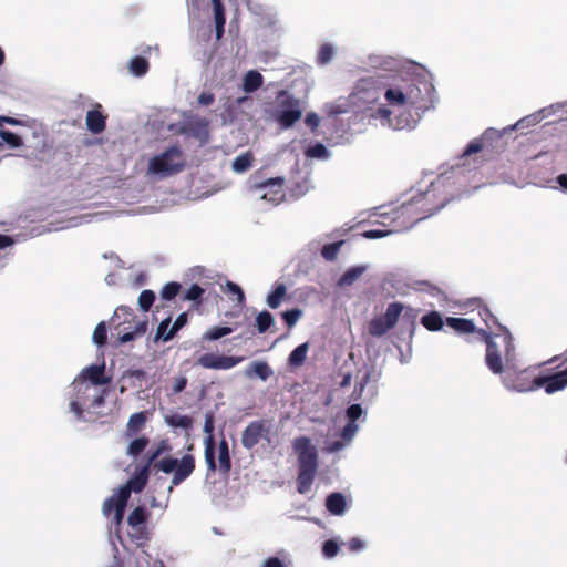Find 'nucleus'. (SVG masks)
Here are the masks:
<instances>
[{
  "instance_id": "nucleus-50",
  "label": "nucleus",
  "mask_w": 567,
  "mask_h": 567,
  "mask_svg": "<svg viewBox=\"0 0 567 567\" xmlns=\"http://www.w3.org/2000/svg\"><path fill=\"white\" fill-rule=\"evenodd\" d=\"M341 546L346 547L350 553H359L365 548V543L359 537H352L348 542H342Z\"/></svg>"
},
{
  "instance_id": "nucleus-18",
  "label": "nucleus",
  "mask_w": 567,
  "mask_h": 567,
  "mask_svg": "<svg viewBox=\"0 0 567 567\" xmlns=\"http://www.w3.org/2000/svg\"><path fill=\"white\" fill-rule=\"evenodd\" d=\"M401 317L405 320L403 322L406 324L408 339H410L412 336L413 322L416 318V313L413 309L406 308L402 303L392 302V329Z\"/></svg>"
},
{
  "instance_id": "nucleus-25",
  "label": "nucleus",
  "mask_w": 567,
  "mask_h": 567,
  "mask_svg": "<svg viewBox=\"0 0 567 567\" xmlns=\"http://www.w3.org/2000/svg\"><path fill=\"white\" fill-rule=\"evenodd\" d=\"M218 468L223 474H228L231 468L228 442L223 439L218 445Z\"/></svg>"
},
{
  "instance_id": "nucleus-5",
  "label": "nucleus",
  "mask_w": 567,
  "mask_h": 567,
  "mask_svg": "<svg viewBox=\"0 0 567 567\" xmlns=\"http://www.w3.org/2000/svg\"><path fill=\"white\" fill-rule=\"evenodd\" d=\"M502 333H497L495 339L487 338L486 344V364L488 369L499 374L504 370L503 359L507 370L514 369L515 352L509 332L501 328Z\"/></svg>"
},
{
  "instance_id": "nucleus-26",
  "label": "nucleus",
  "mask_w": 567,
  "mask_h": 567,
  "mask_svg": "<svg viewBox=\"0 0 567 567\" xmlns=\"http://www.w3.org/2000/svg\"><path fill=\"white\" fill-rule=\"evenodd\" d=\"M264 83V78L258 71H248L244 78L243 89L247 93L257 91Z\"/></svg>"
},
{
  "instance_id": "nucleus-33",
  "label": "nucleus",
  "mask_w": 567,
  "mask_h": 567,
  "mask_svg": "<svg viewBox=\"0 0 567 567\" xmlns=\"http://www.w3.org/2000/svg\"><path fill=\"white\" fill-rule=\"evenodd\" d=\"M308 352V343L299 344L289 354L288 362L291 367H300L305 363Z\"/></svg>"
},
{
  "instance_id": "nucleus-55",
  "label": "nucleus",
  "mask_w": 567,
  "mask_h": 567,
  "mask_svg": "<svg viewBox=\"0 0 567 567\" xmlns=\"http://www.w3.org/2000/svg\"><path fill=\"white\" fill-rule=\"evenodd\" d=\"M215 22H226L225 8L221 0H212Z\"/></svg>"
},
{
  "instance_id": "nucleus-42",
  "label": "nucleus",
  "mask_w": 567,
  "mask_h": 567,
  "mask_svg": "<svg viewBox=\"0 0 567 567\" xmlns=\"http://www.w3.org/2000/svg\"><path fill=\"white\" fill-rule=\"evenodd\" d=\"M342 244L343 241H338L324 245L321 249L322 257L328 261L334 260L339 254Z\"/></svg>"
},
{
  "instance_id": "nucleus-53",
  "label": "nucleus",
  "mask_w": 567,
  "mask_h": 567,
  "mask_svg": "<svg viewBox=\"0 0 567 567\" xmlns=\"http://www.w3.org/2000/svg\"><path fill=\"white\" fill-rule=\"evenodd\" d=\"M363 414V410L360 404H351L347 411L346 415L348 417L349 423H355L358 419H360Z\"/></svg>"
},
{
  "instance_id": "nucleus-61",
  "label": "nucleus",
  "mask_w": 567,
  "mask_h": 567,
  "mask_svg": "<svg viewBox=\"0 0 567 567\" xmlns=\"http://www.w3.org/2000/svg\"><path fill=\"white\" fill-rule=\"evenodd\" d=\"M215 101V95L210 92H202L198 95L197 102L199 105L208 106L212 105Z\"/></svg>"
},
{
  "instance_id": "nucleus-54",
  "label": "nucleus",
  "mask_w": 567,
  "mask_h": 567,
  "mask_svg": "<svg viewBox=\"0 0 567 567\" xmlns=\"http://www.w3.org/2000/svg\"><path fill=\"white\" fill-rule=\"evenodd\" d=\"M188 380L184 375H179L173 380L171 394L175 395L183 392L187 386Z\"/></svg>"
},
{
  "instance_id": "nucleus-31",
  "label": "nucleus",
  "mask_w": 567,
  "mask_h": 567,
  "mask_svg": "<svg viewBox=\"0 0 567 567\" xmlns=\"http://www.w3.org/2000/svg\"><path fill=\"white\" fill-rule=\"evenodd\" d=\"M165 422L172 427L188 430L193 426V420L188 415L174 413L165 416Z\"/></svg>"
},
{
  "instance_id": "nucleus-48",
  "label": "nucleus",
  "mask_w": 567,
  "mask_h": 567,
  "mask_svg": "<svg viewBox=\"0 0 567 567\" xmlns=\"http://www.w3.org/2000/svg\"><path fill=\"white\" fill-rule=\"evenodd\" d=\"M341 544H338L334 539H328L322 545V553L327 558H333L340 550Z\"/></svg>"
},
{
  "instance_id": "nucleus-62",
  "label": "nucleus",
  "mask_w": 567,
  "mask_h": 567,
  "mask_svg": "<svg viewBox=\"0 0 567 567\" xmlns=\"http://www.w3.org/2000/svg\"><path fill=\"white\" fill-rule=\"evenodd\" d=\"M326 153H327V148L322 144H317L313 147L309 148V151L307 152V154L309 156H316V157H321Z\"/></svg>"
},
{
  "instance_id": "nucleus-40",
  "label": "nucleus",
  "mask_w": 567,
  "mask_h": 567,
  "mask_svg": "<svg viewBox=\"0 0 567 567\" xmlns=\"http://www.w3.org/2000/svg\"><path fill=\"white\" fill-rule=\"evenodd\" d=\"M181 288H182L181 284H178L176 281H171L162 288L159 296L162 299L169 301V300L174 299L179 293Z\"/></svg>"
},
{
  "instance_id": "nucleus-49",
  "label": "nucleus",
  "mask_w": 567,
  "mask_h": 567,
  "mask_svg": "<svg viewBox=\"0 0 567 567\" xmlns=\"http://www.w3.org/2000/svg\"><path fill=\"white\" fill-rule=\"evenodd\" d=\"M187 323V313L183 312L181 313L173 326L169 328V331L167 332L165 339H173L174 336L177 333L179 329H182Z\"/></svg>"
},
{
  "instance_id": "nucleus-56",
  "label": "nucleus",
  "mask_w": 567,
  "mask_h": 567,
  "mask_svg": "<svg viewBox=\"0 0 567 567\" xmlns=\"http://www.w3.org/2000/svg\"><path fill=\"white\" fill-rule=\"evenodd\" d=\"M226 291L228 293L236 295L237 301L239 303H243L245 301V293H244L243 289L237 284H235L233 281H227Z\"/></svg>"
},
{
  "instance_id": "nucleus-11",
  "label": "nucleus",
  "mask_w": 567,
  "mask_h": 567,
  "mask_svg": "<svg viewBox=\"0 0 567 567\" xmlns=\"http://www.w3.org/2000/svg\"><path fill=\"white\" fill-rule=\"evenodd\" d=\"M244 360V357L207 352L198 357L196 365L210 370H229Z\"/></svg>"
},
{
  "instance_id": "nucleus-36",
  "label": "nucleus",
  "mask_w": 567,
  "mask_h": 567,
  "mask_svg": "<svg viewBox=\"0 0 567 567\" xmlns=\"http://www.w3.org/2000/svg\"><path fill=\"white\" fill-rule=\"evenodd\" d=\"M148 443L150 440L145 435L136 437L128 444L126 453L135 457L147 447Z\"/></svg>"
},
{
  "instance_id": "nucleus-24",
  "label": "nucleus",
  "mask_w": 567,
  "mask_h": 567,
  "mask_svg": "<svg viewBox=\"0 0 567 567\" xmlns=\"http://www.w3.org/2000/svg\"><path fill=\"white\" fill-rule=\"evenodd\" d=\"M326 507L333 515H342L346 511V497L341 493H331L326 498Z\"/></svg>"
},
{
  "instance_id": "nucleus-59",
  "label": "nucleus",
  "mask_w": 567,
  "mask_h": 567,
  "mask_svg": "<svg viewBox=\"0 0 567 567\" xmlns=\"http://www.w3.org/2000/svg\"><path fill=\"white\" fill-rule=\"evenodd\" d=\"M214 414L212 412L206 413L204 423V432L207 434L206 437H214Z\"/></svg>"
},
{
  "instance_id": "nucleus-14",
  "label": "nucleus",
  "mask_w": 567,
  "mask_h": 567,
  "mask_svg": "<svg viewBox=\"0 0 567 567\" xmlns=\"http://www.w3.org/2000/svg\"><path fill=\"white\" fill-rule=\"evenodd\" d=\"M566 110L567 111V102L564 103H556L548 107H544L533 114H529L523 118H520L517 123H515L513 126L509 127V130H522V128H528L536 124H538L544 118L548 117L549 115H553L557 111Z\"/></svg>"
},
{
  "instance_id": "nucleus-13",
  "label": "nucleus",
  "mask_w": 567,
  "mask_h": 567,
  "mask_svg": "<svg viewBox=\"0 0 567 567\" xmlns=\"http://www.w3.org/2000/svg\"><path fill=\"white\" fill-rule=\"evenodd\" d=\"M269 427L265 420H258L250 422L241 434V444L245 449H254L261 439L268 440Z\"/></svg>"
},
{
  "instance_id": "nucleus-51",
  "label": "nucleus",
  "mask_w": 567,
  "mask_h": 567,
  "mask_svg": "<svg viewBox=\"0 0 567 567\" xmlns=\"http://www.w3.org/2000/svg\"><path fill=\"white\" fill-rule=\"evenodd\" d=\"M358 430H359V426H358L357 423H353V422L349 423L348 422L344 425V427L341 430L340 437L346 441V443L349 444L353 440V437L357 434Z\"/></svg>"
},
{
  "instance_id": "nucleus-64",
  "label": "nucleus",
  "mask_w": 567,
  "mask_h": 567,
  "mask_svg": "<svg viewBox=\"0 0 567 567\" xmlns=\"http://www.w3.org/2000/svg\"><path fill=\"white\" fill-rule=\"evenodd\" d=\"M264 567H286V565L277 557H270L264 563Z\"/></svg>"
},
{
  "instance_id": "nucleus-19",
  "label": "nucleus",
  "mask_w": 567,
  "mask_h": 567,
  "mask_svg": "<svg viewBox=\"0 0 567 567\" xmlns=\"http://www.w3.org/2000/svg\"><path fill=\"white\" fill-rule=\"evenodd\" d=\"M86 127L93 134L102 133L106 127V115L102 112L101 104L90 110L86 114Z\"/></svg>"
},
{
  "instance_id": "nucleus-34",
  "label": "nucleus",
  "mask_w": 567,
  "mask_h": 567,
  "mask_svg": "<svg viewBox=\"0 0 567 567\" xmlns=\"http://www.w3.org/2000/svg\"><path fill=\"white\" fill-rule=\"evenodd\" d=\"M316 474L307 473L306 471H298L297 476V491L299 494H307L312 486Z\"/></svg>"
},
{
  "instance_id": "nucleus-52",
  "label": "nucleus",
  "mask_w": 567,
  "mask_h": 567,
  "mask_svg": "<svg viewBox=\"0 0 567 567\" xmlns=\"http://www.w3.org/2000/svg\"><path fill=\"white\" fill-rule=\"evenodd\" d=\"M120 501V489L117 493L113 494L111 497L104 501L103 503V513L109 516L112 512H114L118 506Z\"/></svg>"
},
{
  "instance_id": "nucleus-60",
  "label": "nucleus",
  "mask_w": 567,
  "mask_h": 567,
  "mask_svg": "<svg viewBox=\"0 0 567 567\" xmlns=\"http://www.w3.org/2000/svg\"><path fill=\"white\" fill-rule=\"evenodd\" d=\"M305 123L311 128L312 132H316L319 126L320 118L316 113L311 112L306 115Z\"/></svg>"
},
{
  "instance_id": "nucleus-10",
  "label": "nucleus",
  "mask_w": 567,
  "mask_h": 567,
  "mask_svg": "<svg viewBox=\"0 0 567 567\" xmlns=\"http://www.w3.org/2000/svg\"><path fill=\"white\" fill-rule=\"evenodd\" d=\"M135 313L130 307L120 306L115 309L113 321H117V326H123L125 323L131 324L134 322V329L132 331L123 332L120 337L121 343H126L134 340L136 337L143 336L147 330L146 321H135Z\"/></svg>"
},
{
  "instance_id": "nucleus-9",
  "label": "nucleus",
  "mask_w": 567,
  "mask_h": 567,
  "mask_svg": "<svg viewBox=\"0 0 567 567\" xmlns=\"http://www.w3.org/2000/svg\"><path fill=\"white\" fill-rule=\"evenodd\" d=\"M295 452L298 454V471H306L316 474L318 468V454L307 436H299L292 443Z\"/></svg>"
},
{
  "instance_id": "nucleus-4",
  "label": "nucleus",
  "mask_w": 567,
  "mask_h": 567,
  "mask_svg": "<svg viewBox=\"0 0 567 567\" xmlns=\"http://www.w3.org/2000/svg\"><path fill=\"white\" fill-rule=\"evenodd\" d=\"M285 184L281 176L268 177L262 171H256L247 179L246 189L251 197L277 206L286 198Z\"/></svg>"
},
{
  "instance_id": "nucleus-41",
  "label": "nucleus",
  "mask_w": 567,
  "mask_h": 567,
  "mask_svg": "<svg viewBox=\"0 0 567 567\" xmlns=\"http://www.w3.org/2000/svg\"><path fill=\"white\" fill-rule=\"evenodd\" d=\"M204 292H205V290L200 286H198L197 284H194L185 292L184 300L194 301V302H196L197 306L202 305Z\"/></svg>"
},
{
  "instance_id": "nucleus-22",
  "label": "nucleus",
  "mask_w": 567,
  "mask_h": 567,
  "mask_svg": "<svg viewBox=\"0 0 567 567\" xmlns=\"http://www.w3.org/2000/svg\"><path fill=\"white\" fill-rule=\"evenodd\" d=\"M148 417L147 411L133 413L126 425V435L134 436L141 432V430L145 426Z\"/></svg>"
},
{
  "instance_id": "nucleus-44",
  "label": "nucleus",
  "mask_w": 567,
  "mask_h": 567,
  "mask_svg": "<svg viewBox=\"0 0 567 567\" xmlns=\"http://www.w3.org/2000/svg\"><path fill=\"white\" fill-rule=\"evenodd\" d=\"M333 53L334 51L332 45L329 43H323L318 51L317 62L321 65L329 63L333 56Z\"/></svg>"
},
{
  "instance_id": "nucleus-63",
  "label": "nucleus",
  "mask_w": 567,
  "mask_h": 567,
  "mask_svg": "<svg viewBox=\"0 0 567 567\" xmlns=\"http://www.w3.org/2000/svg\"><path fill=\"white\" fill-rule=\"evenodd\" d=\"M480 316L482 317L483 321L486 323V326L488 328H491V323H496V319L494 318V316L489 312L488 309L486 308H483L481 311H480Z\"/></svg>"
},
{
  "instance_id": "nucleus-7",
  "label": "nucleus",
  "mask_w": 567,
  "mask_h": 567,
  "mask_svg": "<svg viewBox=\"0 0 567 567\" xmlns=\"http://www.w3.org/2000/svg\"><path fill=\"white\" fill-rule=\"evenodd\" d=\"M185 165L182 150L177 145H173L150 159L148 173L159 177H168L182 172Z\"/></svg>"
},
{
  "instance_id": "nucleus-39",
  "label": "nucleus",
  "mask_w": 567,
  "mask_h": 567,
  "mask_svg": "<svg viewBox=\"0 0 567 567\" xmlns=\"http://www.w3.org/2000/svg\"><path fill=\"white\" fill-rule=\"evenodd\" d=\"M274 323V318L270 312L261 311L256 317V326L259 333H265Z\"/></svg>"
},
{
  "instance_id": "nucleus-17",
  "label": "nucleus",
  "mask_w": 567,
  "mask_h": 567,
  "mask_svg": "<svg viewBox=\"0 0 567 567\" xmlns=\"http://www.w3.org/2000/svg\"><path fill=\"white\" fill-rule=\"evenodd\" d=\"M536 386L544 388L548 394L564 390L567 386V369L549 377L538 378Z\"/></svg>"
},
{
  "instance_id": "nucleus-43",
  "label": "nucleus",
  "mask_w": 567,
  "mask_h": 567,
  "mask_svg": "<svg viewBox=\"0 0 567 567\" xmlns=\"http://www.w3.org/2000/svg\"><path fill=\"white\" fill-rule=\"evenodd\" d=\"M155 301V292L153 290H143L138 297V305L143 311H148Z\"/></svg>"
},
{
  "instance_id": "nucleus-3",
  "label": "nucleus",
  "mask_w": 567,
  "mask_h": 567,
  "mask_svg": "<svg viewBox=\"0 0 567 567\" xmlns=\"http://www.w3.org/2000/svg\"><path fill=\"white\" fill-rule=\"evenodd\" d=\"M171 451L172 445L169 442L162 440L154 450L148 451L146 461L148 465H153L157 471L165 474H173L169 489L187 480L196 467L195 456L190 453L184 454L179 460L173 456L159 458L161 455L169 453Z\"/></svg>"
},
{
  "instance_id": "nucleus-58",
  "label": "nucleus",
  "mask_w": 567,
  "mask_h": 567,
  "mask_svg": "<svg viewBox=\"0 0 567 567\" xmlns=\"http://www.w3.org/2000/svg\"><path fill=\"white\" fill-rule=\"evenodd\" d=\"M127 502H128L127 499L120 496L118 506L114 511V517H113V519L116 524L122 523Z\"/></svg>"
},
{
  "instance_id": "nucleus-28",
  "label": "nucleus",
  "mask_w": 567,
  "mask_h": 567,
  "mask_svg": "<svg viewBox=\"0 0 567 567\" xmlns=\"http://www.w3.org/2000/svg\"><path fill=\"white\" fill-rule=\"evenodd\" d=\"M365 271L364 266H355L348 269L338 280L339 287H348L351 286L355 280H358L362 274Z\"/></svg>"
},
{
  "instance_id": "nucleus-32",
  "label": "nucleus",
  "mask_w": 567,
  "mask_h": 567,
  "mask_svg": "<svg viewBox=\"0 0 567 567\" xmlns=\"http://www.w3.org/2000/svg\"><path fill=\"white\" fill-rule=\"evenodd\" d=\"M287 295V288L284 284H279L276 288L268 295L267 305L271 309H277L282 302L284 298Z\"/></svg>"
},
{
  "instance_id": "nucleus-38",
  "label": "nucleus",
  "mask_w": 567,
  "mask_h": 567,
  "mask_svg": "<svg viewBox=\"0 0 567 567\" xmlns=\"http://www.w3.org/2000/svg\"><path fill=\"white\" fill-rule=\"evenodd\" d=\"M233 332L230 327H212L204 334L203 340L205 341H215L225 336H228Z\"/></svg>"
},
{
  "instance_id": "nucleus-27",
  "label": "nucleus",
  "mask_w": 567,
  "mask_h": 567,
  "mask_svg": "<svg viewBox=\"0 0 567 567\" xmlns=\"http://www.w3.org/2000/svg\"><path fill=\"white\" fill-rule=\"evenodd\" d=\"M445 322L450 328L458 333H470L475 330V324L470 319L450 317Z\"/></svg>"
},
{
  "instance_id": "nucleus-47",
  "label": "nucleus",
  "mask_w": 567,
  "mask_h": 567,
  "mask_svg": "<svg viewBox=\"0 0 567 567\" xmlns=\"http://www.w3.org/2000/svg\"><path fill=\"white\" fill-rule=\"evenodd\" d=\"M0 137L11 147H20L23 144L20 136L7 130H0Z\"/></svg>"
},
{
  "instance_id": "nucleus-8",
  "label": "nucleus",
  "mask_w": 567,
  "mask_h": 567,
  "mask_svg": "<svg viewBox=\"0 0 567 567\" xmlns=\"http://www.w3.org/2000/svg\"><path fill=\"white\" fill-rule=\"evenodd\" d=\"M278 107L274 113L276 122L284 128L292 126L302 115L300 101L286 91L277 96Z\"/></svg>"
},
{
  "instance_id": "nucleus-1",
  "label": "nucleus",
  "mask_w": 567,
  "mask_h": 567,
  "mask_svg": "<svg viewBox=\"0 0 567 567\" xmlns=\"http://www.w3.org/2000/svg\"><path fill=\"white\" fill-rule=\"evenodd\" d=\"M435 102V87L425 68L410 60L392 59V128H414Z\"/></svg>"
},
{
  "instance_id": "nucleus-15",
  "label": "nucleus",
  "mask_w": 567,
  "mask_h": 567,
  "mask_svg": "<svg viewBox=\"0 0 567 567\" xmlns=\"http://www.w3.org/2000/svg\"><path fill=\"white\" fill-rule=\"evenodd\" d=\"M148 512L144 506H137L127 517V524L132 528V537L135 539L147 538Z\"/></svg>"
},
{
  "instance_id": "nucleus-21",
  "label": "nucleus",
  "mask_w": 567,
  "mask_h": 567,
  "mask_svg": "<svg viewBox=\"0 0 567 567\" xmlns=\"http://www.w3.org/2000/svg\"><path fill=\"white\" fill-rule=\"evenodd\" d=\"M271 374L272 370L265 361H254L245 370V375L249 379L257 377L262 381H266L271 377Z\"/></svg>"
},
{
  "instance_id": "nucleus-23",
  "label": "nucleus",
  "mask_w": 567,
  "mask_h": 567,
  "mask_svg": "<svg viewBox=\"0 0 567 567\" xmlns=\"http://www.w3.org/2000/svg\"><path fill=\"white\" fill-rule=\"evenodd\" d=\"M390 329V307L381 316L370 321L369 331L373 336H381Z\"/></svg>"
},
{
  "instance_id": "nucleus-57",
  "label": "nucleus",
  "mask_w": 567,
  "mask_h": 567,
  "mask_svg": "<svg viewBox=\"0 0 567 567\" xmlns=\"http://www.w3.org/2000/svg\"><path fill=\"white\" fill-rule=\"evenodd\" d=\"M171 323V317L164 319L157 327L155 340L168 341L169 339H165L167 332L169 331L168 327Z\"/></svg>"
},
{
  "instance_id": "nucleus-46",
  "label": "nucleus",
  "mask_w": 567,
  "mask_h": 567,
  "mask_svg": "<svg viewBox=\"0 0 567 567\" xmlns=\"http://www.w3.org/2000/svg\"><path fill=\"white\" fill-rule=\"evenodd\" d=\"M302 311L298 308L287 310L282 312V319L288 328H292L297 321L301 318Z\"/></svg>"
},
{
  "instance_id": "nucleus-16",
  "label": "nucleus",
  "mask_w": 567,
  "mask_h": 567,
  "mask_svg": "<svg viewBox=\"0 0 567 567\" xmlns=\"http://www.w3.org/2000/svg\"><path fill=\"white\" fill-rule=\"evenodd\" d=\"M503 382L506 388L517 392H527L539 388L536 386L537 379L532 380L527 371H522L517 374H512L508 371L503 378Z\"/></svg>"
},
{
  "instance_id": "nucleus-12",
  "label": "nucleus",
  "mask_w": 567,
  "mask_h": 567,
  "mask_svg": "<svg viewBox=\"0 0 567 567\" xmlns=\"http://www.w3.org/2000/svg\"><path fill=\"white\" fill-rule=\"evenodd\" d=\"M150 473L151 465L148 463L136 468L134 475L120 487V496L128 501L132 492L141 493L148 482Z\"/></svg>"
},
{
  "instance_id": "nucleus-45",
  "label": "nucleus",
  "mask_w": 567,
  "mask_h": 567,
  "mask_svg": "<svg viewBox=\"0 0 567 567\" xmlns=\"http://www.w3.org/2000/svg\"><path fill=\"white\" fill-rule=\"evenodd\" d=\"M93 341L99 346V347H102L106 343V340H107V330H106V326H105V322H100L94 331H93Z\"/></svg>"
},
{
  "instance_id": "nucleus-20",
  "label": "nucleus",
  "mask_w": 567,
  "mask_h": 567,
  "mask_svg": "<svg viewBox=\"0 0 567 567\" xmlns=\"http://www.w3.org/2000/svg\"><path fill=\"white\" fill-rule=\"evenodd\" d=\"M104 371H105L104 364H102V365L92 364V365L85 368L81 372L80 377L83 380H90L92 382V384H94V385H104L111 381L110 378H106L104 375Z\"/></svg>"
},
{
  "instance_id": "nucleus-30",
  "label": "nucleus",
  "mask_w": 567,
  "mask_h": 567,
  "mask_svg": "<svg viewBox=\"0 0 567 567\" xmlns=\"http://www.w3.org/2000/svg\"><path fill=\"white\" fill-rule=\"evenodd\" d=\"M421 322L430 331H439L444 327L443 318L436 311L423 316Z\"/></svg>"
},
{
  "instance_id": "nucleus-2",
  "label": "nucleus",
  "mask_w": 567,
  "mask_h": 567,
  "mask_svg": "<svg viewBox=\"0 0 567 567\" xmlns=\"http://www.w3.org/2000/svg\"><path fill=\"white\" fill-rule=\"evenodd\" d=\"M446 181L445 176L440 175L435 179L429 181L427 188L420 189L417 196L412 195L408 200L402 202L401 206L396 208V216L392 218V221L400 218H403V221L395 229L392 228V233L408 229L416 221L441 209L446 203V192H441L445 188Z\"/></svg>"
},
{
  "instance_id": "nucleus-37",
  "label": "nucleus",
  "mask_w": 567,
  "mask_h": 567,
  "mask_svg": "<svg viewBox=\"0 0 567 567\" xmlns=\"http://www.w3.org/2000/svg\"><path fill=\"white\" fill-rule=\"evenodd\" d=\"M252 155L247 152L237 156L233 162V169L237 173L246 172L252 165Z\"/></svg>"
},
{
  "instance_id": "nucleus-29",
  "label": "nucleus",
  "mask_w": 567,
  "mask_h": 567,
  "mask_svg": "<svg viewBox=\"0 0 567 567\" xmlns=\"http://www.w3.org/2000/svg\"><path fill=\"white\" fill-rule=\"evenodd\" d=\"M205 461L208 472H215L217 470L215 461L216 444L214 437H205Z\"/></svg>"
},
{
  "instance_id": "nucleus-6",
  "label": "nucleus",
  "mask_w": 567,
  "mask_h": 567,
  "mask_svg": "<svg viewBox=\"0 0 567 567\" xmlns=\"http://www.w3.org/2000/svg\"><path fill=\"white\" fill-rule=\"evenodd\" d=\"M383 94L390 102V86L382 83L378 78L369 76L360 79L351 94V103L358 107H369L378 102Z\"/></svg>"
},
{
  "instance_id": "nucleus-35",
  "label": "nucleus",
  "mask_w": 567,
  "mask_h": 567,
  "mask_svg": "<svg viewBox=\"0 0 567 567\" xmlns=\"http://www.w3.org/2000/svg\"><path fill=\"white\" fill-rule=\"evenodd\" d=\"M130 71L135 76H143L147 73L150 64L148 61L143 56H134L130 61Z\"/></svg>"
}]
</instances>
